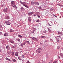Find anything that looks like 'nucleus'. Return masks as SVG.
Wrapping results in <instances>:
<instances>
[{
	"label": "nucleus",
	"mask_w": 63,
	"mask_h": 63,
	"mask_svg": "<svg viewBox=\"0 0 63 63\" xmlns=\"http://www.w3.org/2000/svg\"><path fill=\"white\" fill-rule=\"evenodd\" d=\"M47 29H48V30L49 31V32H51V30L49 28H47Z\"/></svg>",
	"instance_id": "obj_26"
},
{
	"label": "nucleus",
	"mask_w": 63,
	"mask_h": 63,
	"mask_svg": "<svg viewBox=\"0 0 63 63\" xmlns=\"http://www.w3.org/2000/svg\"><path fill=\"white\" fill-rule=\"evenodd\" d=\"M56 40H57V41L58 42H59V38H56Z\"/></svg>",
	"instance_id": "obj_15"
},
{
	"label": "nucleus",
	"mask_w": 63,
	"mask_h": 63,
	"mask_svg": "<svg viewBox=\"0 0 63 63\" xmlns=\"http://www.w3.org/2000/svg\"><path fill=\"white\" fill-rule=\"evenodd\" d=\"M27 63H30L29 62V61H28V62H27Z\"/></svg>",
	"instance_id": "obj_55"
},
{
	"label": "nucleus",
	"mask_w": 63,
	"mask_h": 63,
	"mask_svg": "<svg viewBox=\"0 0 63 63\" xmlns=\"http://www.w3.org/2000/svg\"><path fill=\"white\" fill-rule=\"evenodd\" d=\"M48 42V41L47 40H46L45 41V43H46L47 42Z\"/></svg>",
	"instance_id": "obj_43"
},
{
	"label": "nucleus",
	"mask_w": 63,
	"mask_h": 63,
	"mask_svg": "<svg viewBox=\"0 0 63 63\" xmlns=\"http://www.w3.org/2000/svg\"><path fill=\"white\" fill-rule=\"evenodd\" d=\"M43 32L44 33H45L46 32L45 31H44Z\"/></svg>",
	"instance_id": "obj_49"
},
{
	"label": "nucleus",
	"mask_w": 63,
	"mask_h": 63,
	"mask_svg": "<svg viewBox=\"0 0 63 63\" xmlns=\"http://www.w3.org/2000/svg\"><path fill=\"white\" fill-rule=\"evenodd\" d=\"M47 55H46V57H47Z\"/></svg>",
	"instance_id": "obj_62"
},
{
	"label": "nucleus",
	"mask_w": 63,
	"mask_h": 63,
	"mask_svg": "<svg viewBox=\"0 0 63 63\" xmlns=\"http://www.w3.org/2000/svg\"><path fill=\"white\" fill-rule=\"evenodd\" d=\"M57 5H59V6H60L61 7H63L62 5L59 4H57Z\"/></svg>",
	"instance_id": "obj_31"
},
{
	"label": "nucleus",
	"mask_w": 63,
	"mask_h": 63,
	"mask_svg": "<svg viewBox=\"0 0 63 63\" xmlns=\"http://www.w3.org/2000/svg\"><path fill=\"white\" fill-rule=\"evenodd\" d=\"M5 59L6 60H8V61H10V62H12V60H10V59L8 58L7 57H6L5 58Z\"/></svg>",
	"instance_id": "obj_4"
},
{
	"label": "nucleus",
	"mask_w": 63,
	"mask_h": 63,
	"mask_svg": "<svg viewBox=\"0 0 63 63\" xmlns=\"http://www.w3.org/2000/svg\"><path fill=\"white\" fill-rule=\"evenodd\" d=\"M4 36H8V33H5L4 34Z\"/></svg>",
	"instance_id": "obj_17"
},
{
	"label": "nucleus",
	"mask_w": 63,
	"mask_h": 63,
	"mask_svg": "<svg viewBox=\"0 0 63 63\" xmlns=\"http://www.w3.org/2000/svg\"><path fill=\"white\" fill-rule=\"evenodd\" d=\"M6 19H10V17L9 16H6L5 17Z\"/></svg>",
	"instance_id": "obj_7"
},
{
	"label": "nucleus",
	"mask_w": 63,
	"mask_h": 63,
	"mask_svg": "<svg viewBox=\"0 0 63 63\" xmlns=\"http://www.w3.org/2000/svg\"><path fill=\"white\" fill-rule=\"evenodd\" d=\"M38 53H41V51H38Z\"/></svg>",
	"instance_id": "obj_50"
},
{
	"label": "nucleus",
	"mask_w": 63,
	"mask_h": 63,
	"mask_svg": "<svg viewBox=\"0 0 63 63\" xmlns=\"http://www.w3.org/2000/svg\"><path fill=\"white\" fill-rule=\"evenodd\" d=\"M20 9L21 11L22 10L23 11V10H25V9H24V8L23 7H21L20 8Z\"/></svg>",
	"instance_id": "obj_14"
},
{
	"label": "nucleus",
	"mask_w": 63,
	"mask_h": 63,
	"mask_svg": "<svg viewBox=\"0 0 63 63\" xmlns=\"http://www.w3.org/2000/svg\"><path fill=\"white\" fill-rule=\"evenodd\" d=\"M2 51H1V50L0 49V52H1Z\"/></svg>",
	"instance_id": "obj_56"
},
{
	"label": "nucleus",
	"mask_w": 63,
	"mask_h": 63,
	"mask_svg": "<svg viewBox=\"0 0 63 63\" xmlns=\"http://www.w3.org/2000/svg\"><path fill=\"white\" fill-rule=\"evenodd\" d=\"M48 62L49 63H50V62Z\"/></svg>",
	"instance_id": "obj_64"
},
{
	"label": "nucleus",
	"mask_w": 63,
	"mask_h": 63,
	"mask_svg": "<svg viewBox=\"0 0 63 63\" xmlns=\"http://www.w3.org/2000/svg\"><path fill=\"white\" fill-rule=\"evenodd\" d=\"M38 63H41L40 62H38Z\"/></svg>",
	"instance_id": "obj_60"
},
{
	"label": "nucleus",
	"mask_w": 63,
	"mask_h": 63,
	"mask_svg": "<svg viewBox=\"0 0 63 63\" xmlns=\"http://www.w3.org/2000/svg\"><path fill=\"white\" fill-rule=\"evenodd\" d=\"M11 6H12V7H14V8H17V7H16V5H15L14 6L13 5H11Z\"/></svg>",
	"instance_id": "obj_21"
},
{
	"label": "nucleus",
	"mask_w": 63,
	"mask_h": 63,
	"mask_svg": "<svg viewBox=\"0 0 63 63\" xmlns=\"http://www.w3.org/2000/svg\"><path fill=\"white\" fill-rule=\"evenodd\" d=\"M38 49L39 50H42V48H41L39 47L38 48Z\"/></svg>",
	"instance_id": "obj_37"
},
{
	"label": "nucleus",
	"mask_w": 63,
	"mask_h": 63,
	"mask_svg": "<svg viewBox=\"0 0 63 63\" xmlns=\"http://www.w3.org/2000/svg\"><path fill=\"white\" fill-rule=\"evenodd\" d=\"M23 6H25V7L26 8H29V7H28V6L27 5H26L25 4Z\"/></svg>",
	"instance_id": "obj_19"
},
{
	"label": "nucleus",
	"mask_w": 63,
	"mask_h": 63,
	"mask_svg": "<svg viewBox=\"0 0 63 63\" xmlns=\"http://www.w3.org/2000/svg\"><path fill=\"white\" fill-rule=\"evenodd\" d=\"M53 60H51L50 61V62H53Z\"/></svg>",
	"instance_id": "obj_47"
},
{
	"label": "nucleus",
	"mask_w": 63,
	"mask_h": 63,
	"mask_svg": "<svg viewBox=\"0 0 63 63\" xmlns=\"http://www.w3.org/2000/svg\"><path fill=\"white\" fill-rule=\"evenodd\" d=\"M57 37H59V38H61V36L59 35V36H57Z\"/></svg>",
	"instance_id": "obj_35"
},
{
	"label": "nucleus",
	"mask_w": 63,
	"mask_h": 63,
	"mask_svg": "<svg viewBox=\"0 0 63 63\" xmlns=\"http://www.w3.org/2000/svg\"><path fill=\"white\" fill-rule=\"evenodd\" d=\"M28 21H29V22H31V20H32V19H31V17L30 16H29L28 17Z\"/></svg>",
	"instance_id": "obj_1"
},
{
	"label": "nucleus",
	"mask_w": 63,
	"mask_h": 63,
	"mask_svg": "<svg viewBox=\"0 0 63 63\" xmlns=\"http://www.w3.org/2000/svg\"><path fill=\"white\" fill-rule=\"evenodd\" d=\"M48 26H51V25H50V24L48 23Z\"/></svg>",
	"instance_id": "obj_36"
},
{
	"label": "nucleus",
	"mask_w": 63,
	"mask_h": 63,
	"mask_svg": "<svg viewBox=\"0 0 63 63\" xmlns=\"http://www.w3.org/2000/svg\"><path fill=\"white\" fill-rule=\"evenodd\" d=\"M34 4H35V5H39V2H35Z\"/></svg>",
	"instance_id": "obj_8"
},
{
	"label": "nucleus",
	"mask_w": 63,
	"mask_h": 63,
	"mask_svg": "<svg viewBox=\"0 0 63 63\" xmlns=\"http://www.w3.org/2000/svg\"><path fill=\"white\" fill-rule=\"evenodd\" d=\"M15 47H16V45H15Z\"/></svg>",
	"instance_id": "obj_59"
},
{
	"label": "nucleus",
	"mask_w": 63,
	"mask_h": 63,
	"mask_svg": "<svg viewBox=\"0 0 63 63\" xmlns=\"http://www.w3.org/2000/svg\"><path fill=\"white\" fill-rule=\"evenodd\" d=\"M18 36L19 38H21L22 37V36L20 35H18Z\"/></svg>",
	"instance_id": "obj_29"
},
{
	"label": "nucleus",
	"mask_w": 63,
	"mask_h": 63,
	"mask_svg": "<svg viewBox=\"0 0 63 63\" xmlns=\"http://www.w3.org/2000/svg\"><path fill=\"white\" fill-rule=\"evenodd\" d=\"M60 55L61 56V57L63 58V55L62 54H60Z\"/></svg>",
	"instance_id": "obj_27"
},
{
	"label": "nucleus",
	"mask_w": 63,
	"mask_h": 63,
	"mask_svg": "<svg viewBox=\"0 0 63 63\" xmlns=\"http://www.w3.org/2000/svg\"><path fill=\"white\" fill-rule=\"evenodd\" d=\"M10 43H12V44L14 43V41H13V40H10Z\"/></svg>",
	"instance_id": "obj_18"
},
{
	"label": "nucleus",
	"mask_w": 63,
	"mask_h": 63,
	"mask_svg": "<svg viewBox=\"0 0 63 63\" xmlns=\"http://www.w3.org/2000/svg\"><path fill=\"white\" fill-rule=\"evenodd\" d=\"M2 58H3V57H0V60H2Z\"/></svg>",
	"instance_id": "obj_39"
},
{
	"label": "nucleus",
	"mask_w": 63,
	"mask_h": 63,
	"mask_svg": "<svg viewBox=\"0 0 63 63\" xmlns=\"http://www.w3.org/2000/svg\"><path fill=\"white\" fill-rule=\"evenodd\" d=\"M20 50H22V49L21 48V49H20Z\"/></svg>",
	"instance_id": "obj_63"
},
{
	"label": "nucleus",
	"mask_w": 63,
	"mask_h": 63,
	"mask_svg": "<svg viewBox=\"0 0 63 63\" xmlns=\"http://www.w3.org/2000/svg\"><path fill=\"white\" fill-rule=\"evenodd\" d=\"M26 42V43H27L28 44H29V45H30V43L29 41H27Z\"/></svg>",
	"instance_id": "obj_24"
},
{
	"label": "nucleus",
	"mask_w": 63,
	"mask_h": 63,
	"mask_svg": "<svg viewBox=\"0 0 63 63\" xmlns=\"http://www.w3.org/2000/svg\"><path fill=\"white\" fill-rule=\"evenodd\" d=\"M5 23L8 25H9L11 24V23H10L9 21H6L5 22Z\"/></svg>",
	"instance_id": "obj_2"
},
{
	"label": "nucleus",
	"mask_w": 63,
	"mask_h": 63,
	"mask_svg": "<svg viewBox=\"0 0 63 63\" xmlns=\"http://www.w3.org/2000/svg\"><path fill=\"white\" fill-rule=\"evenodd\" d=\"M12 61L14 62H16V60L15 59H12Z\"/></svg>",
	"instance_id": "obj_20"
},
{
	"label": "nucleus",
	"mask_w": 63,
	"mask_h": 63,
	"mask_svg": "<svg viewBox=\"0 0 63 63\" xmlns=\"http://www.w3.org/2000/svg\"><path fill=\"white\" fill-rule=\"evenodd\" d=\"M17 41H18V42H20V40H19V39H17Z\"/></svg>",
	"instance_id": "obj_52"
},
{
	"label": "nucleus",
	"mask_w": 63,
	"mask_h": 63,
	"mask_svg": "<svg viewBox=\"0 0 63 63\" xmlns=\"http://www.w3.org/2000/svg\"><path fill=\"white\" fill-rule=\"evenodd\" d=\"M38 8L39 9H41L42 8V7L41 6H40L39 7H38Z\"/></svg>",
	"instance_id": "obj_30"
},
{
	"label": "nucleus",
	"mask_w": 63,
	"mask_h": 63,
	"mask_svg": "<svg viewBox=\"0 0 63 63\" xmlns=\"http://www.w3.org/2000/svg\"><path fill=\"white\" fill-rule=\"evenodd\" d=\"M36 22H39V20H36Z\"/></svg>",
	"instance_id": "obj_41"
},
{
	"label": "nucleus",
	"mask_w": 63,
	"mask_h": 63,
	"mask_svg": "<svg viewBox=\"0 0 63 63\" xmlns=\"http://www.w3.org/2000/svg\"><path fill=\"white\" fill-rule=\"evenodd\" d=\"M26 42H25L24 43L21 44L20 46H24V45H26Z\"/></svg>",
	"instance_id": "obj_9"
},
{
	"label": "nucleus",
	"mask_w": 63,
	"mask_h": 63,
	"mask_svg": "<svg viewBox=\"0 0 63 63\" xmlns=\"http://www.w3.org/2000/svg\"><path fill=\"white\" fill-rule=\"evenodd\" d=\"M32 39L33 40H34V41H38V39L36 37H33L32 38Z\"/></svg>",
	"instance_id": "obj_5"
},
{
	"label": "nucleus",
	"mask_w": 63,
	"mask_h": 63,
	"mask_svg": "<svg viewBox=\"0 0 63 63\" xmlns=\"http://www.w3.org/2000/svg\"><path fill=\"white\" fill-rule=\"evenodd\" d=\"M15 47H14V46H12V48H15Z\"/></svg>",
	"instance_id": "obj_40"
},
{
	"label": "nucleus",
	"mask_w": 63,
	"mask_h": 63,
	"mask_svg": "<svg viewBox=\"0 0 63 63\" xmlns=\"http://www.w3.org/2000/svg\"><path fill=\"white\" fill-rule=\"evenodd\" d=\"M22 58H24V57H25L24 55H22Z\"/></svg>",
	"instance_id": "obj_44"
},
{
	"label": "nucleus",
	"mask_w": 63,
	"mask_h": 63,
	"mask_svg": "<svg viewBox=\"0 0 63 63\" xmlns=\"http://www.w3.org/2000/svg\"><path fill=\"white\" fill-rule=\"evenodd\" d=\"M32 37H30V38H32Z\"/></svg>",
	"instance_id": "obj_58"
},
{
	"label": "nucleus",
	"mask_w": 63,
	"mask_h": 63,
	"mask_svg": "<svg viewBox=\"0 0 63 63\" xmlns=\"http://www.w3.org/2000/svg\"><path fill=\"white\" fill-rule=\"evenodd\" d=\"M33 12L28 13V14L29 16H31L33 15Z\"/></svg>",
	"instance_id": "obj_3"
},
{
	"label": "nucleus",
	"mask_w": 63,
	"mask_h": 63,
	"mask_svg": "<svg viewBox=\"0 0 63 63\" xmlns=\"http://www.w3.org/2000/svg\"><path fill=\"white\" fill-rule=\"evenodd\" d=\"M37 17L39 18H40V16L38 15H37Z\"/></svg>",
	"instance_id": "obj_38"
},
{
	"label": "nucleus",
	"mask_w": 63,
	"mask_h": 63,
	"mask_svg": "<svg viewBox=\"0 0 63 63\" xmlns=\"http://www.w3.org/2000/svg\"><path fill=\"white\" fill-rule=\"evenodd\" d=\"M33 16H36L35 14L33 15Z\"/></svg>",
	"instance_id": "obj_54"
},
{
	"label": "nucleus",
	"mask_w": 63,
	"mask_h": 63,
	"mask_svg": "<svg viewBox=\"0 0 63 63\" xmlns=\"http://www.w3.org/2000/svg\"><path fill=\"white\" fill-rule=\"evenodd\" d=\"M11 5H14L15 4V2L14 1H11Z\"/></svg>",
	"instance_id": "obj_13"
},
{
	"label": "nucleus",
	"mask_w": 63,
	"mask_h": 63,
	"mask_svg": "<svg viewBox=\"0 0 63 63\" xmlns=\"http://www.w3.org/2000/svg\"><path fill=\"white\" fill-rule=\"evenodd\" d=\"M42 38H44V36H41Z\"/></svg>",
	"instance_id": "obj_48"
},
{
	"label": "nucleus",
	"mask_w": 63,
	"mask_h": 63,
	"mask_svg": "<svg viewBox=\"0 0 63 63\" xmlns=\"http://www.w3.org/2000/svg\"><path fill=\"white\" fill-rule=\"evenodd\" d=\"M58 34H61V33L59 32H58Z\"/></svg>",
	"instance_id": "obj_28"
},
{
	"label": "nucleus",
	"mask_w": 63,
	"mask_h": 63,
	"mask_svg": "<svg viewBox=\"0 0 63 63\" xmlns=\"http://www.w3.org/2000/svg\"><path fill=\"white\" fill-rule=\"evenodd\" d=\"M40 44H41V45H42V44H43V43H41V42H40Z\"/></svg>",
	"instance_id": "obj_53"
},
{
	"label": "nucleus",
	"mask_w": 63,
	"mask_h": 63,
	"mask_svg": "<svg viewBox=\"0 0 63 63\" xmlns=\"http://www.w3.org/2000/svg\"><path fill=\"white\" fill-rule=\"evenodd\" d=\"M31 3L32 5H33V4H35V2H33V1H32L31 2Z\"/></svg>",
	"instance_id": "obj_22"
},
{
	"label": "nucleus",
	"mask_w": 63,
	"mask_h": 63,
	"mask_svg": "<svg viewBox=\"0 0 63 63\" xmlns=\"http://www.w3.org/2000/svg\"><path fill=\"white\" fill-rule=\"evenodd\" d=\"M59 48H60L59 46H58V47H57V49H59Z\"/></svg>",
	"instance_id": "obj_42"
},
{
	"label": "nucleus",
	"mask_w": 63,
	"mask_h": 63,
	"mask_svg": "<svg viewBox=\"0 0 63 63\" xmlns=\"http://www.w3.org/2000/svg\"><path fill=\"white\" fill-rule=\"evenodd\" d=\"M15 56H18V52H16L15 53Z\"/></svg>",
	"instance_id": "obj_12"
},
{
	"label": "nucleus",
	"mask_w": 63,
	"mask_h": 63,
	"mask_svg": "<svg viewBox=\"0 0 63 63\" xmlns=\"http://www.w3.org/2000/svg\"><path fill=\"white\" fill-rule=\"evenodd\" d=\"M2 27V25H1L0 24V27L1 28V27Z\"/></svg>",
	"instance_id": "obj_51"
},
{
	"label": "nucleus",
	"mask_w": 63,
	"mask_h": 63,
	"mask_svg": "<svg viewBox=\"0 0 63 63\" xmlns=\"http://www.w3.org/2000/svg\"><path fill=\"white\" fill-rule=\"evenodd\" d=\"M14 31L12 29H11L10 30V32H14Z\"/></svg>",
	"instance_id": "obj_25"
},
{
	"label": "nucleus",
	"mask_w": 63,
	"mask_h": 63,
	"mask_svg": "<svg viewBox=\"0 0 63 63\" xmlns=\"http://www.w3.org/2000/svg\"><path fill=\"white\" fill-rule=\"evenodd\" d=\"M62 49L63 50V48H62Z\"/></svg>",
	"instance_id": "obj_57"
},
{
	"label": "nucleus",
	"mask_w": 63,
	"mask_h": 63,
	"mask_svg": "<svg viewBox=\"0 0 63 63\" xmlns=\"http://www.w3.org/2000/svg\"><path fill=\"white\" fill-rule=\"evenodd\" d=\"M3 11L4 12H7L8 11V8H7L3 9Z\"/></svg>",
	"instance_id": "obj_11"
},
{
	"label": "nucleus",
	"mask_w": 63,
	"mask_h": 63,
	"mask_svg": "<svg viewBox=\"0 0 63 63\" xmlns=\"http://www.w3.org/2000/svg\"><path fill=\"white\" fill-rule=\"evenodd\" d=\"M51 23H52V22H51Z\"/></svg>",
	"instance_id": "obj_61"
},
{
	"label": "nucleus",
	"mask_w": 63,
	"mask_h": 63,
	"mask_svg": "<svg viewBox=\"0 0 63 63\" xmlns=\"http://www.w3.org/2000/svg\"><path fill=\"white\" fill-rule=\"evenodd\" d=\"M58 57L59 59H60V56H58Z\"/></svg>",
	"instance_id": "obj_46"
},
{
	"label": "nucleus",
	"mask_w": 63,
	"mask_h": 63,
	"mask_svg": "<svg viewBox=\"0 0 63 63\" xmlns=\"http://www.w3.org/2000/svg\"><path fill=\"white\" fill-rule=\"evenodd\" d=\"M35 29L34 30H33V31L31 32L32 33H34V32L35 31Z\"/></svg>",
	"instance_id": "obj_23"
},
{
	"label": "nucleus",
	"mask_w": 63,
	"mask_h": 63,
	"mask_svg": "<svg viewBox=\"0 0 63 63\" xmlns=\"http://www.w3.org/2000/svg\"><path fill=\"white\" fill-rule=\"evenodd\" d=\"M6 48L7 49H8V50H10V46H9L8 45L6 47Z\"/></svg>",
	"instance_id": "obj_10"
},
{
	"label": "nucleus",
	"mask_w": 63,
	"mask_h": 63,
	"mask_svg": "<svg viewBox=\"0 0 63 63\" xmlns=\"http://www.w3.org/2000/svg\"><path fill=\"white\" fill-rule=\"evenodd\" d=\"M12 55H14V52H13L12 53Z\"/></svg>",
	"instance_id": "obj_34"
},
{
	"label": "nucleus",
	"mask_w": 63,
	"mask_h": 63,
	"mask_svg": "<svg viewBox=\"0 0 63 63\" xmlns=\"http://www.w3.org/2000/svg\"><path fill=\"white\" fill-rule=\"evenodd\" d=\"M18 58L19 60H22V57L20 56H18Z\"/></svg>",
	"instance_id": "obj_6"
},
{
	"label": "nucleus",
	"mask_w": 63,
	"mask_h": 63,
	"mask_svg": "<svg viewBox=\"0 0 63 63\" xmlns=\"http://www.w3.org/2000/svg\"><path fill=\"white\" fill-rule=\"evenodd\" d=\"M53 15L54 16H55V17H57V16H55V15H54V14H53Z\"/></svg>",
	"instance_id": "obj_45"
},
{
	"label": "nucleus",
	"mask_w": 63,
	"mask_h": 63,
	"mask_svg": "<svg viewBox=\"0 0 63 63\" xmlns=\"http://www.w3.org/2000/svg\"><path fill=\"white\" fill-rule=\"evenodd\" d=\"M50 41H51V42H53V40H52V39H50Z\"/></svg>",
	"instance_id": "obj_32"
},
{
	"label": "nucleus",
	"mask_w": 63,
	"mask_h": 63,
	"mask_svg": "<svg viewBox=\"0 0 63 63\" xmlns=\"http://www.w3.org/2000/svg\"><path fill=\"white\" fill-rule=\"evenodd\" d=\"M9 54H11L12 53V51H10L9 52Z\"/></svg>",
	"instance_id": "obj_33"
},
{
	"label": "nucleus",
	"mask_w": 63,
	"mask_h": 63,
	"mask_svg": "<svg viewBox=\"0 0 63 63\" xmlns=\"http://www.w3.org/2000/svg\"><path fill=\"white\" fill-rule=\"evenodd\" d=\"M20 3L22 4V5H23V6H24V5L25 4L23 3H25V2H22L21 1H20Z\"/></svg>",
	"instance_id": "obj_16"
}]
</instances>
